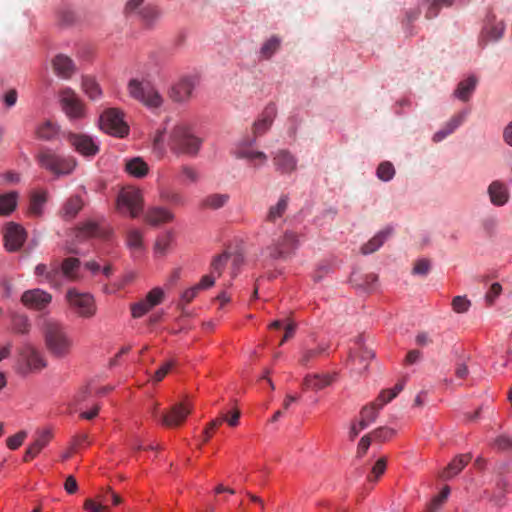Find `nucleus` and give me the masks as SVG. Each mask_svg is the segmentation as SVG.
I'll return each instance as SVG.
<instances>
[{
  "mask_svg": "<svg viewBox=\"0 0 512 512\" xmlns=\"http://www.w3.org/2000/svg\"><path fill=\"white\" fill-rule=\"evenodd\" d=\"M43 336L48 352L55 358L63 359L72 352L74 342L66 327L54 320H46L43 326Z\"/></svg>",
  "mask_w": 512,
  "mask_h": 512,
  "instance_id": "1",
  "label": "nucleus"
},
{
  "mask_svg": "<svg viewBox=\"0 0 512 512\" xmlns=\"http://www.w3.org/2000/svg\"><path fill=\"white\" fill-rule=\"evenodd\" d=\"M169 146L171 151L176 154L194 157L200 149L201 139L193 134L188 124L179 123L171 131Z\"/></svg>",
  "mask_w": 512,
  "mask_h": 512,
  "instance_id": "2",
  "label": "nucleus"
},
{
  "mask_svg": "<svg viewBox=\"0 0 512 512\" xmlns=\"http://www.w3.org/2000/svg\"><path fill=\"white\" fill-rule=\"evenodd\" d=\"M37 160L42 168L58 177L71 174L77 165L73 157L56 154L49 148L41 149Z\"/></svg>",
  "mask_w": 512,
  "mask_h": 512,
  "instance_id": "3",
  "label": "nucleus"
},
{
  "mask_svg": "<svg viewBox=\"0 0 512 512\" xmlns=\"http://www.w3.org/2000/svg\"><path fill=\"white\" fill-rule=\"evenodd\" d=\"M47 366L43 354L33 345L24 344L19 350L18 372L22 375L40 372Z\"/></svg>",
  "mask_w": 512,
  "mask_h": 512,
  "instance_id": "4",
  "label": "nucleus"
},
{
  "mask_svg": "<svg viewBox=\"0 0 512 512\" xmlns=\"http://www.w3.org/2000/svg\"><path fill=\"white\" fill-rule=\"evenodd\" d=\"M100 128L105 133L124 138L129 133V126L124 120V114L117 108H108L100 116Z\"/></svg>",
  "mask_w": 512,
  "mask_h": 512,
  "instance_id": "5",
  "label": "nucleus"
},
{
  "mask_svg": "<svg viewBox=\"0 0 512 512\" xmlns=\"http://www.w3.org/2000/svg\"><path fill=\"white\" fill-rule=\"evenodd\" d=\"M298 235L293 231H285L283 235L273 240L266 251L272 259H286L298 248Z\"/></svg>",
  "mask_w": 512,
  "mask_h": 512,
  "instance_id": "6",
  "label": "nucleus"
},
{
  "mask_svg": "<svg viewBox=\"0 0 512 512\" xmlns=\"http://www.w3.org/2000/svg\"><path fill=\"white\" fill-rule=\"evenodd\" d=\"M128 91L131 97L143 102L148 107L158 108L163 103L160 93L149 83L131 79L128 83Z\"/></svg>",
  "mask_w": 512,
  "mask_h": 512,
  "instance_id": "7",
  "label": "nucleus"
},
{
  "mask_svg": "<svg viewBox=\"0 0 512 512\" xmlns=\"http://www.w3.org/2000/svg\"><path fill=\"white\" fill-rule=\"evenodd\" d=\"M117 209L121 213L128 212L132 218L138 217L143 210L141 191L134 187L122 189L117 197Z\"/></svg>",
  "mask_w": 512,
  "mask_h": 512,
  "instance_id": "8",
  "label": "nucleus"
},
{
  "mask_svg": "<svg viewBox=\"0 0 512 512\" xmlns=\"http://www.w3.org/2000/svg\"><path fill=\"white\" fill-rule=\"evenodd\" d=\"M66 299L80 317L91 318L96 313L94 298L89 293H81L72 288L67 291Z\"/></svg>",
  "mask_w": 512,
  "mask_h": 512,
  "instance_id": "9",
  "label": "nucleus"
},
{
  "mask_svg": "<svg viewBox=\"0 0 512 512\" xmlns=\"http://www.w3.org/2000/svg\"><path fill=\"white\" fill-rule=\"evenodd\" d=\"M505 31V24L503 21H497L496 15L489 12L486 16L484 26L479 36V45L485 47L489 42L499 41Z\"/></svg>",
  "mask_w": 512,
  "mask_h": 512,
  "instance_id": "10",
  "label": "nucleus"
},
{
  "mask_svg": "<svg viewBox=\"0 0 512 512\" xmlns=\"http://www.w3.org/2000/svg\"><path fill=\"white\" fill-rule=\"evenodd\" d=\"M192 409L193 407L190 403H176L167 412L160 414V422L168 428L181 426L185 422L187 416L192 412Z\"/></svg>",
  "mask_w": 512,
  "mask_h": 512,
  "instance_id": "11",
  "label": "nucleus"
},
{
  "mask_svg": "<svg viewBox=\"0 0 512 512\" xmlns=\"http://www.w3.org/2000/svg\"><path fill=\"white\" fill-rule=\"evenodd\" d=\"M255 139L241 141L235 150V156L238 159H245L254 168H258L266 164L268 157L262 151H256L253 149Z\"/></svg>",
  "mask_w": 512,
  "mask_h": 512,
  "instance_id": "12",
  "label": "nucleus"
},
{
  "mask_svg": "<svg viewBox=\"0 0 512 512\" xmlns=\"http://www.w3.org/2000/svg\"><path fill=\"white\" fill-rule=\"evenodd\" d=\"M60 98L62 109L70 119L84 117V105L73 90L69 88L63 89Z\"/></svg>",
  "mask_w": 512,
  "mask_h": 512,
  "instance_id": "13",
  "label": "nucleus"
},
{
  "mask_svg": "<svg viewBox=\"0 0 512 512\" xmlns=\"http://www.w3.org/2000/svg\"><path fill=\"white\" fill-rule=\"evenodd\" d=\"M198 85V78L195 76H185L179 79L177 83H175L170 91L169 97L177 103L187 102L191 97L193 90Z\"/></svg>",
  "mask_w": 512,
  "mask_h": 512,
  "instance_id": "14",
  "label": "nucleus"
},
{
  "mask_svg": "<svg viewBox=\"0 0 512 512\" xmlns=\"http://www.w3.org/2000/svg\"><path fill=\"white\" fill-rule=\"evenodd\" d=\"M26 237V231L22 226L13 222L9 223L4 232L5 249L8 252L19 251L23 246Z\"/></svg>",
  "mask_w": 512,
  "mask_h": 512,
  "instance_id": "15",
  "label": "nucleus"
},
{
  "mask_svg": "<svg viewBox=\"0 0 512 512\" xmlns=\"http://www.w3.org/2000/svg\"><path fill=\"white\" fill-rule=\"evenodd\" d=\"M51 300V294L38 288L27 290L21 296L22 304L35 310H43L51 303Z\"/></svg>",
  "mask_w": 512,
  "mask_h": 512,
  "instance_id": "16",
  "label": "nucleus"
},
{
  "mask_svg": "<svg viewBox=\"0 0 512 512\" xmlns=\"http://www.w3.org/2000/svg\"><path fill=\"white\" fill-rule=\"evenodd\" d=\"M68 142L78 153L85 157H93L99 152L98 145L88 135L70 133Z\"/></svg>",
  "mask_w": 512,
  "mask_h": 512,
  "instance_id": "17",
  "label": "nucleus"
},
{
  "mask_svg": "<svg viewBox=\"0 0 512 512\" xmlns=\"http://www.w3.org/2000/svg\"><path fill=\"white\" fill-rule=\"evenodd\" d=\"M298 160L287 149H279L273 153V164L280 174H291L297 169Z\"/></svg>",
  "mask_w": 512,
  "mask_h": 512,
  "instance_id": "18",
  "label": "nucleus"
},
{
  "mask_svg": "<svg viewBox=\"0 0 512 512\" xmlns=\"http://www.w3.org/2000/svg\"><path fill=\"white\" fill-rule=\"evenodd\" d=\"M276 115V105L274 103L268 104L261 113L260 117L253 124V139L256 140L257 137L262 136L270 129Z\"/></svg>",
  "mask_w": 512,
  "mask_h": 512,
  "instance_id": "19",
  "label": "nucleus"
},
{
  "mask_svg": "<svg viewBox=\"0 0 512 512\" xmlns=\"http://www.w3.org/2000/svg\"><path fill=\"white\" fill-rule=\"evenodd\" d=\"M288 204L289 197L287 195H282L276 204L271 205L264 218L263 224L261 225V230L266 232L268 224H277L278 221L282 220L288 209Z\"/></svg>",
  "mask_w": 512,
  "mask_h": 512,
  "instance_id": "20",
  "label": "nucleus"
},
{
  "mask_svg": "<svg viewBox=\"0 0 512 512\" xmlns=\"http://www.w3.org/2000/svg\"><path fill=\"white\" fill-rule=\"evenodd\" d=\"M392 233L393 228L389 226L379 231L376 235H374V237H372L368 242L361 246V253L363 255H369L376 252L392 235Z\"/></svg>",
  "mask_w": 512,
  "mask_h": 512,
  "instance_id": "21",
  "label": "nucleus"
},
{
  "mask_svg": "<svg viewBox=\"0 0 512 512\" xmlns=\"http://www.w3.org/2000/svg\"><path fill=\"white\" fill-rule=\"evenodd\" d=\"M51 438L52 433L50 430L46 429L38 432V435L33 444H31L27 448L23 460L25 462H29L33 458H35L40 453V451L49 443Z\"/></svg>",
  "mask_w": 512,
  "mask_h": 512,
  "instance_id": "22",
  "label": "nucleus"
},
{
  "mask_svg": "<svg viewBox=\"0 0 512 512\" xmlns=\"http://www.w3.org/2000/svg\"><path fill=\"white\" fill-rule=\"evenodd\" d=\"M490 201L495 206H503L509 200L507 186L500 181H493L488 187Z\"/></svg>",
  "mask_w": 512,
  "mask_h": 512,
  "instance_id": "23",
  "label": "nucleus"
},
{
  "mask_svg": "<svg viewBox=\"0 0 512 512\" xmlns=\"http://www.w3.org/2000/svg\"><path fill=\"white\" fill-rule=\"evenodd\" d=\"M385 404L382 401H375L368 405H365L360 411L359 426L360 429H365L369 424L373 423L380 411Z\"/></svg>",
  "mask_w": 512,
  "mask_h": 512,
  "instance_id": "24",
  "label": "nucleus"
},
{
  "mask_svg": "<svg viewBox=\"0 0 512 512\" xmlns=\"http://www.w3.org/2000/svg\"><path fill=\"white\" fill-rule=\"evenodd\" d=\"M52 64L54 72L62 78L71 77L75 69L72 59L63 54L55 56Z\"/></svg>",
  "mask_w": 512,
  "mask_h": 512,
  "instance_id": "25",
  "label": "nucleus"
},
{
  "mask_svg": "<svg viewBox=\"0 0 512 512\" xmlns=\"http://www.w3.org/2000/svg\"><path fill=\"white\" fill-rule=\"evenodd\" d=\"M465 115L464 113H459L455 116H453L446 124L445 126L437 131L433 135V141L438 143L444 140L447 136L452 134L464 121Z\"/></svg>",
  "mask_w": 512,
  "mask_h": 512,
  "instance_id": "26",
  "label": "nucleus"
},
{
  "mask_svg": "<svg viewBox=\"0 0 512 512\" xmlns=\"http://www.w3.org/2000/svg\"><path fill=\"white\" fill-rule=\"evenodd\" d=\"M57 268L60 272V278L64 277L69 281H74L78 278L80 261L77 258L69 257L64 259L61 266Z\"/></svg>",
  "mask_w": 512,
  "mask_h": 512,
  "instance_id": "27",
  "label": "nucleus"
},
{
  "mask_svg": "<svg viewBox=\"0 0 512 512\" xmlns=\"http://www.w3.org/2000/svg\"><path fill=\"white\" fill-rule=\"evenodd\" d=\"M333 382V377L328 374L307 375L303 381L304 389L321 390Z\"/></svg>",
  "mask_w": 512,
  "mask_h": 512,
  "instance_id": "28",
  "label": "nucleus"
},
{
  "mask_svg": "<svg viewBox=\"0 0 512 512\" xmlns=\"http://www.w3.org/2000/svg\"><path fill=\"white\" fill-rule=\"evenodd\" d=\"M173 219V214L167 209L154 207L147 211L145 220L147 223L157 226Z\"/></svg>",
  "mask_w": 512,
  "mask_h": 512,
  "instance_id": "29",
  "label": "nucleus"
},
{
  "mask_svg": "<svg viewBox=\"0 0 512 512\" xmlns=\"http://www.w3.org/2000/svg\"><path fill=\"white\" fill-rule=\"evenodd\" d=\"M125 170L135 178H143L148 174L149 166L141 157H134L126 161Z\"/></svg>",
  "mask_w": 512,
  "mask_h": 512,
  "instance_id": "30",
  "label": "nucleus"
},
{
  "mask_svg": "<svg viewBox=\"0 0 512 512\" xmlns=\"http://www.w3.org/2000/svg\"><path fill=\"white\" fill-rule=\"evenodd\" d=\"M477 85V78L469 76L467 79L459 82L454 94L461 101H468Z\"/></svg>",
  "mask_w": 512,
  "mask_h": 512,
  "instance_id": "31",
  "label": "nucleus"
},
{
  "mask_svg": "<svg viewBox=\"0 0 512 512\" xmlns=\"http://www.w3.org/2000/svg\"><path fill=\"white\" fill-rule=\"evenodd\" d=\"M471 460L470 454H463L459 455L456 458H454L446 467L443 478H451L455 475H457L462 469L469 463Z\"/></svg>",
  "mask_w": 512,
  "mask_h": 512,
  "instance_id": "32",
  "label": "nucleus"
},
{
  "mask_svg": "<svg viewBox=\"0 0 512 512\" xmlns=\"http://www.w3.org/2000/svg\"><path fill=\"white\" fill-rule=\"evenodd\" d=\"M375 356L374 351L371 349L364 348L361 351L359 357L350 355L349 361L351 362L352 368L356 370L358 373L365 370L368 366V361L373 359Z\"/></svg>",
  "mask_w": 512,
  "mask_h": 512,
  "instance_id": "33",
  "label": "nucleus"
},
{
  "mask_svg": "<svg viewBox=\"0 0 512 512\" xmlns=\"http://www.w3.org/2000/svg\"><path fill=\"white\" fill-rule=\"evenodd\" d=\"M35 274L37 276H44L45 280L53 287H59L61 285L60 272L57 267L48 271L46 265L38 264L35 267Z\"/></svg>",
  "mask_w": 512,
  "mask_h": 512,
  "instance_id": "34",
  "label": "nucleus"
},
{
  "mask_svg": "<svg viewBox=\"0 0 512 512\" xmlns=\"http://www.w3.org/2000/svg\"><path fill=\"white\" fill-rule=\"evenodd\" d=\"M17 192H9L0 195V215L7 216L12 213L17 205Z\"/></svg>",
  "mask_w": 512,
  "mask_h": 512,
  "instance_id": "35",
  "label": "nucleus"
},
{
  "mask_svg": "<svg viewBox=\"0 0 512 512\" xmlns=\"http://www.w3.org/2000/svg\"><path fill=\"white\" fill-rule=\"evenodd\" d=\"M228 200H229L228 194H219V193L210 194L202 200L201 206L203 208L216 210V209H220V208L224 207L226 205V203L228 202Z\"/></svg>",
  "mask_w": 512,
  "mask_h": 512,
  "instance_id": "36",
  "label": "nucleus"
},
{
  "mask_svg": "<svg viewBox=\"0 0 512 512\" xmlns=\"http://www.w3.org/2000/svg\"><path fill=\"white\" fill-rule=\"evenodd\" d=\"M82 206L83 202L80 197L73 196L69 198L62 208L63 217L66 219L74 218L77 215V213L82 209Z\"/></svg>",
  "mask_w": 512,
  "mask_h": 512,
  "instance_id": "37",
  "label": "nucleus"
},
{
  "mask_svg": "<svg viewBox=\"0 0 512 512\" xmlns=\"http://www.w3.org/2000/svg\"><path fill=\"white\" fill-rule=\"evenodd\" d=\"M82 88H83V91L85 92V94L91 100L98 99L102 94L99 84L95 81L94 78H92L90 76L83 77Z\"/></svg>",
  "mask_w": 512,
  "mask_h": 512,
  "instance_id": "38",
  "label": "nucleus"
},
{
  "mask_svg": "<svg viewBox=\"0 0 512 512\" xmlns=\"http://www.w3.org/2000/svg\"><path fill=\"white\" fill-rule=\"evenodd\" d=\"M47 200L46 192H34L30 198L29 211L31 214L39 216L42 213V208Z\"/></svg>",
  "mask_w": 512,
  "mask_h": 512,
  "instance_id": "39",
  "label": "nucleus"
},
{
  "mask_svg": "<svg viewBox=\"0 0 512 512\" xmlns=\"http://www.w3.org/2000/svg\"><path fill=\"white\" fill-rule=\"evenodd\" d=\"M179 179L182 183H196L199 180V172L191 165H182L179 169Z\"/></svg>",
  "mask_w": 512,
  "mask_h": 512,
  "instance_id": "40",
  "label": "nucleus"
},
{
  "mask_svg": "<svg viewBox=\"0 0 512 512\" xmlns=\"http://www.w3.org/2000/svg\"><path fill=\"white\" fill-rule=\"evenodd\" d=\"M37 136L42 140H52L58 134V128L50 121H46L37 128Z\"/></svg>",
  "mask_w": 512,
  "mask_h": 512,
  "instance_id": "41",
  "label": "nucleus"
},
{
  "mask_svg": "<svg viewBox=\"0 0 512 512\" xmlns=\"http://www.w3.org/2000/svg\"><path fill=\"white\" fill-rule=\"evenodd\" d=\"M280 39L276 36H272L268 39L261 47L260 54L263 58L269 59L280 47Z\"/></svg>",
  "mask_w": 512,
  "mask_h": 512,
  "instance_id": "42",
  "label": "nucleus"
},
{
  "mask_svg": "<svg viewBox=\"0 0 512 512\" xmlns=\"http://www.w3.org/2000/svg\"><path fill=\"white\" fill-rule=\"evenodd\" d=\"M12 328L16 333L27 334L30 331L31 324L27 316L14 315L12 318Z\"/></svg>",
  "mask_w": 512,
  "mask_h": 512,
  "instance_id": "43",
  "label": "nucleus"
},
{
  "mask_svg": "<svg viewBox=\"0 0 512 512\" xmlns=\"http://www.w3.org/2000/svg\"><path fill=\"white\" fill-rule=\"evenodd\" d=\"M138 14L141 16L143 21L147 25L152 24L155 20H157L160 16V11L156 6L147 5L138 11Z\"/></svg>",
  "mask_w": 512,
  "mask_h": 512,
  "instance_id": "44",
  "label": "nucleus"
},
{
  "mask_svg": "<svg viewBox=\"0 0 512 512\" xmlns=\"http://www.w3.org/2000/svg\"><path fill=\"white\" fill-rule=\"evenodd\" d=\"M230 253L224 252L216 256L211 263V272L215 276L219 277L222 274L224 267L229 261Z\"/></svg>",
  "mask_w": 512,
  "mask_h": 512,
  "instance_id": "45",
  "label": "nucleus"
},
{
  "mask_svg": "<svg viewBox=\"0 0 512 512\" xmlns=\"http://www.w3.org/2000/svg\"><path fill=\"white\" fill-rule=\"evenodd\" d=\"M404 388V382H398L392 389L383 390L377 401H382V404L389 403L392 401Z\"/></svg>",
  "mask_w": 512,
  "mask_h": 512,
  "instance_id": "46",
  "label": "nucleus"
},
{
  "mask_svg": "<svg viewBox=\"0 0 512 512\" xmlns=\"http://www.w3.org/2000/svg\"><path fill=\"white\" fill-rule=\"evenodd\" d=\"M394 175L395 169L390 162H382L377 168V176L382 181H389Z\"/></svg>",
  "mask_w": 512,
  "mask_h": 512,
  "instance_id": "47",
  "label": "nucleus"
},
{
  "mask_svg": "<svg viewBox=\"0 0 512 512\" xmlns=\"http://www.w3.org/2000/svg\"><path fill=\"white\" fill-rule=\"evenodd\" d=\"M152 308L153 306L149 302H146V298H144L131 306V313L134 318H140Z\"/></svg>",
  "mask_w": 512,
  "mask_h": 512,
  "instance_id": "48",
  "label": "nucleus"
},
{
  "mask_svg": "<svg viewBox=\"0 0 512 512\" xmlns=\"http://www.w3.org/2000/svg\"><path fill=\"white\" fill-rule=\"evenodd\" d=\"M127 245L131 249L139 250L142 248V234L137 229H132L127 233Z\"/></svg>",
  "mask_w": 512,
  "mask_h": 512,
  "instance_id": "49",
  "label": "nucleus"
},
{
  "mask_svg": "<svg viewBox=\"0 0 512 512\" xmlns=\"http://www.w3.org/2000/svg\"><path fill=\"white\" fill-rule=\"evenodd\" d=\"M226 414L222 413L219 417L209 422L203 431V441L207 442L211 438V432L224 423Z\"/></svg>",
  "mask_w": 512,
  "mask_h": 512,
  "instance_id": "50",
  "label": "nucleus"
},
{
  "mask_svg": "<svg viewBox=\"0 0 512 512\" xmlns=\"http://www.w3.org/2000/svg\"><path fill=\"white\" fill-rule=\"evenodd\" d=\"M370 434L372 435L374 440L384 442L386 440L391 439L394 436L395 431L389 427H379Z\"/></svg>",
  "mask_w": 512,
  "mask_h": 512,
  "instance_id": "51",
  "label": "nucleus"
},
{
  "mask_svg": "<svg viewBox=\"0 0 512 512\" xmlns=\"http://www.w3.org/2000/svg\"><path fill=\"white\" fill-rule=\"evenodd\" d=\"M171 239L172 238L169 233L158 237L154 246L155 252L157 254L164 255L170 246Z\"/></svg>",
  "mask_w": 512,
  "mask_h": 512,
  "instance_id": "52",
  "label": "nucleus"
},
{
  "mask_svg": "<svg viewBox=\"0 0 512 512\" xmlns=\"http://www.w3.org/2000/svg\"><path fill=\"white\" fill-rule=\"evenodd\" d=\"M326 347L319 346L314 349H306L304 350L302 357L300 359V363L303 365H307L310 361L315 359L317 356H319L321 353L326 351Z\"/></svg>",
  "mask_w": 512,
  "mask_h": 512,
  "instance_id": "53",
  "label": "nucleus"
},
{
  "mask_svg": "<svg viewBox=\"0 0 512 512\" xmlns=\"http://www.w3.org/2000/svg\"><path fill=\"white\" fill-rule=\"evenodd\" d=\"M470 305V301L465 296H456L452 300V308L456 313L467 312Z\"/></svg>",
  "mask_w": 512,
  "mask_h": 512,
  "instance_id": "54",
  "label": "nucleus"
},
{
  "mask_svg": "<svg viewBox=\"0 0 512 512\" xmlns=\"http://www.w3.org/2000/svg\"><path fill=\"white\" fill-rule=\"evenodd\" d=\"M146 302H149L153 307L160 304L164 298V292L161 288L156 287L153 288L147 295H146Z\"/></svg>",
  "mask_w": 512,
  "mask_h": 512,
  "instance_id": "55",
  "label": "nucleus"
},
{
  "mask_svg": "<svg viewBox=\"0 0 512 512\" xmlns=\"http://www.w3.org/2000/svg\"><path fill=\"white\" fill-rule=\"evenodd\" d=\"M76 20V17H75V14L73 11L71 10H68V9H63L61 11H59V14H58V21H59V24L62 25V26H70L72 25Z\"/></svg>",
  "mask_w": 512,
  "mask_h": 512,
  "instance_id": "56",
  "label": "nucleus"
},
{
  "mask_svg": "<svg viewBox=\"0 0 512 512\" xmlns=\"http://www.w3.org/2000/svg\"><path fill=\"white\" fill-rule=\"evenodd\" d=\"M430 267H431V264H430L429 260L419 259L418 261H416V263L413 267L412 273L414 275L425 276L429 273Z\"/></svg>",
  "mask_w": 512,
  "mask_h": 512,
  "instance_id": "57",
  "label": "nucleus"
},
{
  "mask_svg": "<svg viewBox=\"0 0 512 512\" xmlns=\"http://www.w3.org/2000/svg\"><path fill=\"white\" fill-rule=\"evenodd\" d=\"M80 230L85 236H102L99 225L92 221L85 223Z\"/></svg>",
  "mask_w": 512,
  "mask_h": 512,
  "instance_id": "58",
  "label": "nucleus"
},
{
  "mask_svg": "<svg viewBox=\"0 0 512 512\" xmlns=\"http://www.w3.org/2000/svg\"><path fill=\"white\" fill-rule=\"evenodd\" d=\"M174 360H169L165 362L155 373L153 376V379L156 382H160L169 372L170 370L175 366Z\"/></svg>",
  "mask_w": 512,
  "mask_h": 512,
  "instance_id": "59",
  "label": "nucleus"
},
{
  "mask_svg": "<svg viewBox=\"0 0 512 512\" xmlns=\"http://www.w3.org/2000/svg\"><path fill=\"white\" fill-rule=\"evenodd\" d=\"M386 463L387 461L385 458H380L376 461L371 470V475L373 478L369 477L370 481L377 480L385 472Z\"/></svg>",
  "mask_w": 512,
  "mask_h": 512,
  "instance_id": "60",
  "label": "nucleus"
},
{
  "mask_svg": "<svg viewBox=\"0 0 512 512\" xmlns=\"http://www.w3.org/2000/svg\"><path fill=\"white\" fill-rule=\"evenodd\" d=\"M26 436H27L26 432L21 431L15 435L9 437L7 439V446L12 450L19 448L22 445L23 441L25 440Z\"/></svg>",
  "mask_w": 512,
  "mask_h": 512,
  "instance_id": "61",
  "label": "nucleus"
},
{
  "mask_svg": "<svg viewBox=\"0 0 512 512\" xmlns=\"http://www.w3.org/2000/svg\"><path fill=\"white\" fill-rule=\"evenodd\" d=\"M502 286L499 283H493L486 293L485 299L488 305H492L494 300L501 294Z\"/></svg>",
  "mask_w": 512,
  "mask_h": 512,
  "instance_id": "62",
  "label": "nucleus"
},
{
  "mask_svg": "<svg viewBox=\"0 0 512 512\" xmlns=\"http://www.w3.org/2000/svg\"><path fill=\"white\" fill-rule=\"evenodd\" d=\"M494 446L498 450H509L512 448V439L508 437L507 435H500L498 436L494 441Z\"/></svg>",
  "mask_w": 512,
  "mask_h": 512,
  "instance_id": "63",
  "label": "nucleus"
},
{
  "mask_svg": "<svg viewBox=\"0 0 512 512\" xmlns=\"http://www.w3.org/2000/svg\"><path fill=\"white\" fill-rule=\"evenodd\" d=\"M448 494H449V488L445 487L440 492V494L433 499V501L429 507V512H434L436 509H438V507H440L441 504L447 499Z\"/></svg>",
  "mask_w": 512,
  "mask_h": 512,
  "instance_id": "64",
  "label": "nucleus"
}]
</instances>
